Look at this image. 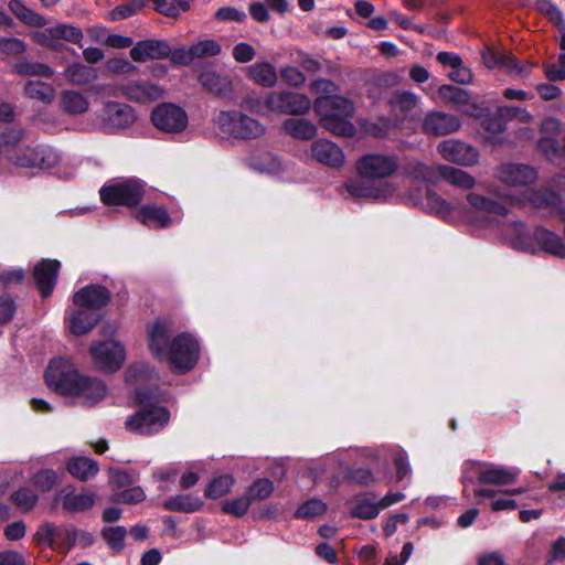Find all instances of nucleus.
Instances as JSON below:
<instances>
[{
	"instance_id": "37998d69",
	"label": "nucleus",
	"mask_w": 565,
	"mask_h": 565,
	"mask_svg": "<svg viewBox=\"0 0 565 565\" xmlns=\"http://www.w3.org/2000/svg\"><path fill=\"white\" fill-rule=\"evenodd\" d=\"M154 9L170 18H175L190 9L191 0H151Z\"/></svg>"
},
{
	"instance_id": "774afa93",
	"label": "nucleus",
	"mask_w": 565,
	"mask_h": 565,
	"mask_svg": "<svg viewBox=\"0 0 565 565\" xmlns=\"http://www.w3.org/2000/svg\"><path fill=\"white\" fill-rule=\"evenodd\" d=\"M215 17L221 21L242 22L245 20L246 14L244 11L233 7H222L216 11Z\"/></svg>"
},
{
	"instance_id": "a18cd8bd",
	"label": "nucleus",
	"mask_w": 565,
	"mask_h": 565,
	"mask_svg": "<svg viewBox=\"0 0 565 565\" xmlns=\"http://www.w3.org/2000/svg\"><path fill=\"white\" fill-rule=\"evenodd\" d=\"M25 94L38 102L49 104L52 102L53 88L51 85L43 82H30L26 84Z\"/></svg>"
},
{
	"instance_id": "c03bdc74",
	"label": "nucleus",
	"mask_w": 565,
	"mask_h": 565,
	"mask_svg": "<svg viewBox=\"0 0 565 565\" xmlns=\"http://www.w3.org/2000/svg\"><path fill=\"white\" fill-rule=\"evenodd\" d=\"M440 95L448 103H452L457 106L469 105L476 106L475 103L471 102V97L466 89H462L457 86L445 85L439 89Z\"/></svg>"
},
{
	"instance_id": "bf43d9fd",
	"label": "nucleus",
	"mask_w": 565,
	"mask_h": 565,
	"mask_svg": "<svg viewBox=\"0 0 565 565\" xmlns=\"http://www.w3.org/2000/svg\"><path fill=\"white\" fill-rule=\"evenodd\" d=\"M38 495L28 488L20 489L12 494V501L24 511L32 510L38 503Z\"/></svg>"
},
{
	"instance_id": "ea45409f",
	"label": "nucleus",
	"mask_w": 565,
	"mask_h": 565,
	"mask_svg": "<svg viewBox=\"0 0 565 565\" xmlns=\"http://www.w3.org/2000/svg\"><path fill=\"white\" fill-rule=\"evenodd\" d=\"M66 78L78 85L88 84L97 78L94 67L81 63H74L65 70Z\"/></svg>"
},
{
	"instance_id": "2eb2a0df",
	"label": "nucleus",
	"mask_w": 565,
	"mask_h": 565,
	"mask_svg": "<svg viewBox=\"0 0 565 565\" xmlns=\"http://www.w3.org/2000/svg\"><path fill=\"white\" fill-rule=\"evenodd\" d=\"M94 90L103 96H117L121 93L129 100L141 104L157 102L161 99L164 94V90L160 86L139 83L127 85L121 89L113 86H102L94 88Z\"/></svg>"
},
{
	"instance_id": "423d86ee",
	"label": "nucleus",
	"mask_w": 565,
	"mask_h": 565,
	"mask_svg": "<svg viewBox=\"0 0 565 565\" xmlns=\"http://www.w3.org/2000/svg\"><path fill=\"white\" fill-rule=\"evenodd\" d=\"M216 122L222 132L235 138H256L264 132V126L257 119L237 108L222 110Z\"/></svg>"
},
{
	"instance_id": "7c9ffc66",
	"label": "nucleus",
	"mask_w": 565,
	"mask_h": 565,
	"mask_svg": "<svg viewBox=\"0 0 565 565\" xmlns=\"http://www.w3.org/2000/svg\"><path fill=\"white\" fill-rule=\"evenodd\" d=\"M439 178L461 190H472L477 180L469 172L446 164L438 166Z\"/></svg>"
},
{
	"instance_id": "69168bd1",
	"label": "nucleus",
	"mask_w": 565,
	"mask_h": 565,
	"mask_svg": "<svg viewBox=\"0 0 565 565\" xmlns=\"http://www.w3.org/2000/svg\"><path fill=\"white\" fill-rule=\"evenodd\" d=\"M168 57H170L172 63L183 66L190 65L194 61V56L192 55V46H180L173 50L170 47V54Z\"/></svg>"
},
{
	"instance_id": "6e6d98bb",
	"label": "nucleus",
	"mask_w": 565,
	"mask_h": 565,
	"mask_svg": "<svg viewBox=\"0 0 565 565\" xmlns=\"http://www.w3.org/2000/svg\"><path fill=\"white\" fill-rule=\"evenodd\" d=\"M274 491L273 482L267 479H258L256 480L248 489L247 494L250 500H265L267 499Z\"/></svg>"
},
{
	"instance_id": "680f3d73",
	"label": "nucleus",
	"mask_w": 565,
	"mask_h": 565,
	"mask_svg": "<svg viewBox=\"0 0 565 565\" xmlns=\"http://www.w3.org/2000/svg\"><path fill=\"white\" fill-rule=\"evenodd\" d=\"M146 494L140 487H132L126 489L124 491H116L113 494V501L115 502H125L128 504H136L143 501Z\"/></svg>"
},
{
	"instance_id": "09e8293b",
	"label": "nucleus",
	"mask_w": 565,
	"mask_h": 565,
	"mask_svg": "<svg viewBox=\"0 0 565 565\" xmlns=\"http://www.w3.org/2000/svg\"><path fill=\"white\" fill-rule=\"evenodd\" d=\"M152 375V371L150 370L149 365H147L143 362H138L131 364L126 373H125V380L127 383H143L150 380Z\"/></svg>"
},
{
	"instance_id": "c85d7f7f",
	"label": "nucleus",
	"mask_w": 565,
	"mask_h": 565,
	"mask_svg": "<svg viewBox=\"0 0 565 565\" xmlns=\"http://www.w3.org/2000/svg\"><path fill=\"white\" fill-rule=\"evenodd\" d=\"M137 220L148 227L164 228L171 225L172 220L167 210L157 204H147L140 207Z\"/></svg>"
},
{
	"instance_id": "c9c22d12",
	"label": "nucleus",
	"mask_w": 565,
	"mask_h": 565,
	"mask_svg": "<svg viewBox=\"0 0 565 565\" xmlns=\"http://www.w3.org/2000/svg\"><path fill=\"white\" fill-rule=\"evenodd\" d=\"M199 79L206 90L215 95H224L232 89L231 78L215 71L202 72Z\"/></svg>"
},
{
	"instance_id": "dca6fc26",
	"label": "nucleus",
	"mask_w": 565,
	"mask_h": 565,
	"mask_svg": "<svg viewBox=\"0 0 565 565\" xmlns=\"http://www.w3.org/2000/svg\"><path fill=\"white\" fill-rule=\"evenodd\" d=\"M437 150L446 161L459 166L473 167L479 162L478 149L458 139L441 141Z\"/></svg>"
},
{
	"instance_id": "49530a36",
	"label": "nucleus",
	"mask_w": 565,
	"mask_h": 565,
	"mask_svg": "<svg viewBox=\"0 0 565 565\" xmlns=\"http://www.w3.org/2000/svg\"><path fill=\"white\" fill-rule=\"evenodd\" d=\"M234 479L230 475L214 478L205 489L207 498L216 499L226 494L233 487Z\"/></svg>"
},
{
	"instance_id": "ddd939ff",
	"label": "nucleus",
	"mask_w": 565,
	"mask_h": 565,
	"mask_svg": "<svg viewBox=\"0 0 565 565\" xmlns=\"http://www.w3.org/2000/svg\"><path fill=\"white\" fill-rule=\"evenodd\" d=\"M469 115L476 117L480 125L489 132L498 134L504 130L508 119L527 118L525 108H473Z\"/></svg>"
},
{
	"instance_id": "b1692460",
	"label": "nucleus",
	"mask_w": 565,
	"mask_h": 565,
	"mask_svg": "<svg viewBox=\"0 0 565 565\" xmlns=\"http://www.w3.org/2000/svg\"><path fill=\"white\" fill-rule=\"evenodd\" d=\"M103 313L94 310H86L82 307L72 309L68 313L67 323L70 331L75 335L89 333L102 319Z\"/></svg>"
},
{
	"instance_id": "2f4dec72",
	"label": "nucleus",
	"mask_w": 565,
	"mask_h": 565,
	"mask_svg": "<svg viewBox=\"0 0 565 565\" xmlns=\"http://www.w3.org/2000/svg\"><path fill=\"white\" fill-rule=\"evenodd\" d=\"M249 79L263 87H273L278 81L276 68L269 62H256L246 67Z\"/></svg>"
},
{
	"instance_id": "3c124183",
	"label": "nucleus",
	"mask_w": 565,
	"mask_h": 565,
	"mask_svg": "<svg viewBox=\"0 0 565 565\" xmlns=\"http://www.w3.org/2000/svg\"><path fill=\"white\" fill-rule=\"evenodd\" d=\"M535 6H536V9L542 14L547 17L559 29L565 28V24L563 21V14H562L559 8L556 4H554L551 0H537Z\"/></svg>"
},
{
	"instance_id": "6ab92c4d",
	"label": "nucleus",
	"mask_w": 565,
	"mask_h": 565,
	"mask_svg": "<svg viewBox=\"0 0 565 565\" xmlns=\"http://www.w3.org/2000/svg\"><path fill=\"white\" fill-rule=\"evenodd\" d=\"M288 118L284 120L285 132L298 140H310L317 135L316 125L307 117L310 108H289Z\"/></svg>"
},
{
	"instance_id": "052dcab7",
	"label": "nucleus",
	"mask_w": 565,
	"mask_h": 565,
	"mask_svg": "<svg viewBox=\"0 0 565 565\" xmlns=\"http://www.w3.org/2000/svg\"><path fill=\"white\" fill-rule=\"evenodd\" d=\"M146 4V0H131L128 3L116 7L110 12V18L114 21L121 20L134 15Z\"/></svg>"
},
{
	"instance_id": "4be33fe9",
	"label": "nucleus",
	"mask_w": 565,
	"mask_h": 565,
	"mask_svg": "<svg viewBox=\"0 0 565 565\" xmlns=\"http://www.w3.org/2000/svg\"><path fill=\"white\" fill-rule=\"evenodd\" d=\"M109 299V291L105 287L90 285L74 294L73 303L75 307L102 312V309L108 303Z\"/></svg>"
},
{
	"instance_id": "0eeeda50",
	"label": "nucleus",
	"mask_w": 565,
	"mask_h": 565,
	"mask_svg": "<svg viewBox=\"0 0 565 565\" xmlns=\"http://www.w3.org/2000/svg\"><path fill=\"white\" fill-rule=\"evenodd\" d=\"M88 108H38L34 125L44 130L70 129L77 119L88 116Z\"/></svg>"
},
{
	"instance_id": "7ed1b4c3",
	"label": "nucleus",
	"mask_w": 565,
	"mask_h": 565,
	"mask_svg": "<svg viewBox=\"0 0 565 565\" xmlns=\"http://www.w3.org/2000/svg\"><path fill=\"white\" fill-rule=\"evenodd\" d=\"M45 382L57 393L76 397L88 406L104 399L108 392L102 380L81 374L70 360L63 358L50 362Z\"/></svg>"
},
{
	"instance_id": "f3484780",
	"label": "nucleus",
	"mask_w": 565,
	"mask_h": 565,
	"mask_svg": "<svg viewBox=\"0 0 565 565\" xmlns=\"http://www.w3.org/2000/svg\"><path fill=\"white\" fill-rule=\"evenodd\" d=\"M498 234L502 242L510 247L534 254L535 244L532 238V232L521 222H508L498 226Z\"/></svg>"
},
{
	"instance_id": "603ef678",
	"label": "nucleus",
	"mask_w": 565,
	"mask_h": 565,
	"mask_svg": "<svg viewBox=\"0 0 565 565\" xmlns=\"http://www.w3.org/2000/svg\"><path fill=\"white\" fill-rule=\"evenodd\" d=\"M252 500L249 495L246 493L242 497L227 500L223 503V511L227 514H232L235 516H243L246 514L250 507Z\"/></svg>"
},
{
	"instance_id": "e433bc0d",
	"label": "nucleus",
	"mask_w": 565,
	"mask_h": 565,
	"mask_svg": "<svg viewBox=\"0 0 565 565\" xmlns=\"http://www.w3.org/2000/svg\"><path fill=\"white\" fill-rule=\"evenodd\" d=\"M67 471L76 479L86 481L97 475L99 468L96 461L76 457L67 462Z\"/></svg>"
},
{
	"instance_id": "39448f33",
	"label": "nucleus",
	"mask_w": 565,
	"mask_h": 565,
	"mask_svg": "<svg viewBox=\"0 0 565 565\" xmlns=\"http://www.w3.org/2000/svg\"><path fill=\"white\" fill-rule=\"evenodd\" d=\"M519 471L489 462H468L462 476L465 497H469V484L477 479L480 483L508 486L516 481Z\"/></svg>"
},
{
	"instance_id": "c756f323",
	"label": "nucleus",
	"mask_w": 565,
	"mask_h": 565,
	"mask_svg": "<svg viewBox=\"0 0 565 565\" xmlns=\"http://www.w3.org/2000/svg\"><path fill=\"white\" fill-rule=\"evenodd\" d=\"M351 515L361 520L374 519L381 512L379 500L374 493H363L352 499Z\"/></svg>"
},
{
	"instance_id": "9d476101",
	"label": "nucleus",
	"mask_w": 565,
	"mask_h": 565,
	"mask_svg": "<svg viewBox=\"0 0 565 565\" xmlns=\"http://www.w3.org/2000/svg\"><path fill=\"white\" fill-rule=\"evenodd\" d=\"M10 161L20 167L51 169L60 162V154L50 146L38 145L15 149L10 154Z\"/></svg>"
},
{
	"instance_id": "4468645a",
	"label": "nucleus",
	"mask_w": 565,
	"mask_h": 565,
	"mask_svg": "<svg viewBox=\"0 0 565 565\" xmlns=\"http://www.w3.org/2000/svg\"><path fill=\"white\" fill-rule=\"evenodd\" d=\"M397 169L395 157L380 153L363 156L356 162V171L360 177L376 181L388 178Z\"/></svg>"
},
{
	"instance_id": "72a5a7b5",
	"label": "nucleus",
	"mask_w": 565,
	"mask_h": 565,
	"mask_svg": "<svg viewBox=\"0 0 565 565\" xmlns=\"http://www.w3.org/2000/svg\"><path fill=\"white\" fill-rule=\"evenodd\" d=\"M469 206L476 211L493 215H505V205L490 196L477 192H469L466 196Z\"/></svg>"
},
{
	"instance_id": "f03ea898",
	"label": "nucleus",
	"mask_w": 565,
	"mask_h": 565,
	"mask_svg": "<svg viewBox=\"0 0 565 565\" xmlns=\"http://www.w3.org/2000/svg\"><path fill=\"white\" fill-rule=\"evenodd\" d=\"M148 345L154 359L180 373L192 370L200 355L199 343L191 334L180 333L171 339V326L166 320H158L149 328Z\"/></svg>"
},
{
	"instance_id": "473e14b6",
	"label": "nucleus",
	"mask_w": 565,
	"mask_h": 565,
	"mask_svg": "<svg viewBox=\"0 0 565 565\" xmlns=\"http://www.w3.org/2000/svg\"><path fill=\"white\" fill-rule=\"evenodd\" d=\"M8 8L18 20L28 26L44 28L47 24V20L42 14L28 7L22 0H10Z\"/></svg>"
},
{
	"instance_id": "e2e57ef3",
	"label": "nucleus",
	"mask_w": 565,
	"mask_h": 565,
	"mask_svg": "<svg viewBox=\"0 0 565 565\" xmlns=\"http://www.w3.org/2000/svg\"><path fill=\"white\" fill-rule=\"evenodd\" d=\"M26 50V44L18 38H0V52L7 55H19Z\"/></svg>"
},
{
	"instance_id": "a19ab883",
	"label": "nucleus",
	"mask_w": 565,
	"mask_h": 565,
	"mask_svg": "<svg viewBox=\"0 0 565 565\" xmlns=\"http://www.w3.org/2000/svg\"><path fill=\"white\" fill-rule=\"evenodd\" d=\"M406 173L418 181L436 183L439 180L438 167L434 168L419 161L409 162L406 166Z\"/></svg>"
},
{
	"instance_id": "4d7b16f0",
	"label": "nucleus",
	"mask_w": 565,
	"mask_h": 565,
	"mask_svg": "<svg viewBox=\"0 0 565 565\" xmlns=\"http://www.w3.org/2000/svg\"><path fill=\"white\" fill-rule=\"evenodd\" d=\"M58 481V475L52 469H42L33 476L34 486L42 491L51 490Z\"/></svg>"
},
{
	"instance_id": "8fccbe9b",
	"label": "nucleus",
	"mask_w": 565,
	"mask_h": 565,
	"mask_svg": "<svg viewBox=\"0 0 565 565\" xmlns=\"http://www.w3.org/2000/svg\"><path fill=\"white\" fill-rule=\"evenodd\" d=\"M15 72L21 75H32L42 77H52L53 70L43 63L21 62L15 65Z\"/></svg>"
},
{
	"instance_id": "5fc2aeb1",
	"label": "nucleus",
	"mask_w": 565,
	"mask_h": 565,
	"mask_svg": "<svg viewBox=\"0 0 565 565\" xmlns=\"http://www.w3.org/2000/svg\"><path fill=\"white\" fill-rule=\"evenodd\" d=\"M191 46L194 60L211 57L221 53V46L214 40H203Z\"/></svg>"
},
{
	"instance_id": "6e6552de",
	"label": "nucleus",
	"mask_w": 565,
	"mask_h": 565,
	"mask_svg": "<svg viewBox=\"0 0 565 565\" xmlns=\"http://www.w3.org/2000/svg\"><path fill=\"white\" fill-rule=\"evenodd\" d=\"M88 116L83 119H90V124L83 125V129L100 128L105 130H114L126 128L131 125L137 115L135 108H88Z\"/></svg>"
},
{
	"instance_id": "f704fd0d",
	"label": "nucleus",
	"mask_w": 565,
	"mask_h": 565,
	"mask_svg": "<svg viewBox=\"0 0 565 565\" xmlns=\"http://www.w3.org/2000/svg\"><path fill=\"white\" fill-rule=\"evenodd\" d=\"M423 209L440 216L444 220H449L452 216L455 207L433 190H426L425 196L420 202Z\"/></svg>"
},
{
	"instance_id": "393cba45",
	"label": "nucleus",
	"mask_w": 565,
	"mask_h": 565,
	"mask_svg": "<svg viewBox=\"0 0 565 565\" xmlns=\"http://www.w3.org/2000/svg\"><path fill=\"white\" fill-rule=\"evenodd\" d=\"M170 46L166 41L143 40L139 41L130 50V56L135 62H146L148 60H161L168 57Z\"/></svg>"
},
{
	"instance_id": "13d9d810",
	"label": "nucleus",
	"mask_w": 565,
	"mask_h": 565,
	"mask_svg": "<svg viewBox=\"0 0 565 565\" xmlns=\"http://www.w3.org/2000/svg\"><path fill=\"white\" fill-rule=\"evenodd\" d=\"M127 532L124 526L105 527L102 532L103 537L113 550H121Z\"/></svg>"
},
{
	"instance_id": "a211bd4d",
	"label": "nucleus",
	"mask_w": 565,
	"mask_h": 565,
	"mask_svg": "<svg viewBox=\"0 0 565 565\" xmlns=\"http://www.w3.org/2000/svg\"><path fill=\"white\" fill-rule=\"evenodd\" d=\"M344 188L353 199L386 200L394 192L393 186L387 182H374L362 177L349 180Z\"/></svg>"
},
{
	"instance_id": "58836bf2",
	"label": "nucleus",
	"mask_w": 565,
	"mask_h": 565,
	"mask_svg": "<svg viewBox=\"0 0 565 565\" xmlns=\"http://www.w3.org/2000/svg\"><path fill=\"white\" fill-rule=\"evenodd\" d=\"M95 503L93 493L82 492L76 493L74 491L64 490L63 494V508L71 512H81L90 509Z\"/></svg>"
},
{
	"instance_id": "a878e982",
	"label": "nucleus",
	"mask_w": 565,
	"mask_h": 565,
	"mask_svg": "<svg viewBox=\"0 0 565 565\" xmlns=\"http://www.w3.org/2000/svg\"><path fill=\"white\" fill-rule=\"evenodd\" d=\"M58 269L60 263L52 259H43L35 266L34 279L42 297L45 298L51 295L56 282Z\"/></svg>"
},
{
	"instance_id": "f257e3e1",
	"label": "nucleus",
	"mask_w": 565,
	"mask_h": 565,
	"mask_svg": "<svg viewBox=\"0 0 565 565\" xmlns=\"http://www.w3.org/2000/svg\"><path fill=\"white\" fill-rule=\"evenodd\" d=\"M494 178L510 189H526L520 195L499 191L494 186L488 189L489 193H492L495 198L504 200L512 205L530 204L536 209H557L561 204L559 195L553 191L547 189L539 191L527 189L539 179V172L532 166L519 162H505L495 168Z\"/></svg>"
},
{
	"instance_id": "bb28decb",
	"label": "nucleus",
	"mask_w": 565,
	"mask_h": 565,
	"mask_svg": "<svg viewBox=\"0 0 565 565\" xmlns=\"http://www.w3.org/2000/svg\"><path fill=\"white\" fill-rule=\"evenodd\" d=\"M559 130V124L554 118H547L541 124L542 137L539 141V148L550 160L558 157V152L561 151V147L556 140Z\"/></svg>"
},
{
	"instance_id": "864d4df0",
	"label": "nucleus",
	"mask_w": 565,
	"mask_h": 565,
	"mask_svg": "<svg viewBox=\"0 0 565 565\" xmlns=\"http://www.w3.org/2000/svg\"><path fill=\"white\" fill-rule=\"evenodd\" d=\"M136 480V475L131 471L120 468L109 469V484L116 491L131 484Z\"/></svg>"
},
{
	"instance_id": "f8f14e48",
	"label": "nucleus",
	"mask_w": 565,
	"mask_h": 565,
	"mask_svg": "<svg viewBox=\"0 0 565 565\" xmlns=\"http://www.w3.org/2000/svg\"><path fill=\"white\" fill-rule=\"evenodd\" d=\"M90 354L95 365L105 373L117 372L126 359L124 345L116 340L94 343L90 347Z\"/></svg>"
},
{
	"instance_id": "9b49d317",
	"label": "nucleus",
	"mask_w": 565,
	"mask_h": 565,
	"mask_svg": "<svg viewBox=\"0 0 565 565\" xmlns=\"http://www.w3.org/2000/svg\"><path fill=\"white\" fill-rule=\"evenodd\" d=\"M145 190L137 180H128L100 189V199L106 205L135 206L143 198Z\"/></svg>"
},
{
	"instance_id": "cd10ccee",
	"label": "nucleus",
	"mask_w": 565,
	"mask_h": 565,
	"mask_svg": "<svg viewBox=\"0 0 565 565\" xmlns=\"http://www.w3.org/2000/svg\"><path fill=\"white\" fill-rule=\"evenodd\" d=\"M483 63L488 68L495 66L505 67L512 75L523 76L527 74L530 66H520L511 53H498L493 50H486L482 53Z\"/></svg>"
},
{
	"instance_id": "0e129e2a",
	"label": "nucleus",
	"mask_w": 565,
	"mask_h": 565,
	"mask_svg": "<svg viewBox=\"0 0 565 565\" xmlns=\"http://www.w3.org/2000/svg\"><path fill=\"white\" fill-rule=\"evenodd\" d=\"M232 55L238 63H248L256 56V50L246 42H239L233 47Z\"/></svg>"
},
{
	"instance_id": "4c0bfd02",
	"label": "nucleus",
	"mask_w": 565,
	"mask_h": 565,
	"mask_svg": "<svg viewBox=\"0 0 565 565\" xmlns=\"http://www.w3.org/2000/svg\"><path fill=\"white\" fill-rule=\"evenodd\" d=\"M203 505L200 498L191 494H179L169 498L163 502L166 510L183 513H192L199 511Z\"/></svg>"
},
{
	"instance_id": "338daca9",
	"label": "nucleus",
	"mask_w": 565,
	"mask_h": 565,
	"mask_svg": "<svg viewBox=\"0 0 565 565\" xmlns=\"http://www.w3.org/2000/svg\"><path fill=\"white\" fill-rule=\"evenodd\" d=\"M281 78L288 85L298 87L306 82L305 75L294 66H286L281 70Z\"/></svg>"
},
{
	"instance_id": "412c9836",
	"label": "nucleus",
	"mask_w": 565,
	"mask_h": 565,
	"mask_svg": "<svg viewBox=\"0 0 565 565\" xmlns=\"http://www.w3.org/2000/svg\"><path fill=\"white\" fill-rule=\"evenodd\" d=\"M460 126L461 120L458 116L440 109L431 110L423 121V130L436 136L452 134Z\"/></svg>"
},
{
	"instance_id": "79ce46f5",
	"label": "nucleus",
	"mask_w": 565,
	"mask_h": 565,
	"mask_svg": "<svg viewBox=\"0 0 565 565\" xmlns=\"http://www.w3.org/2000/svg\"><path fill=\"white\" fill-rule=\"evenodd\" d=\"M44 532L46 540L50 543L62 541L67 545V548H71L77 544L78 531L73 526L56 530L53 526L47 525L45 526Z\"/></svg>"
},
{
	"instance_id": "5701e85b",
	"label": "nucleus",
	"mask_w": 565,
	"mask_h": 565,
	"mask_svg": "<svg viewBox=\"0 0 565 565\" xmlns=\"http://www.w3.org/2000/svg\"><path fill=\"white\" fill-rule=\"evenodd\" d=\"M311 157L319 163L330 168H340L344 163V153L334 142L327 139H318L312 142Z\"/></svg>"
},
{
	"instance_id": "aec40b11",
	"label": "nucleus",
	"mask_w": 565,
	"mask_h": 565,
	"mask_svg": "<svg viewBox=\"0 0 565 565\" xmlns=\"http://www.w3.org/2000/svg\"><path fill=\"white\" fill-rule=\"evenodd\" d=\"M151 121L156 128L164 132H180L189 122L183 108H153Z\"/></svg>"
},
{
	"instance_id": "de8ad7c7",
	"label": "nucleus",
	"mask_w": 565,
	"mask_h": 565,
	"mask_svg": "<svg viewBox=\"0 0 565 565\" xmlns=\"http://www.w3.org/2000/svg\"><path fill=\"white\" fill-rule=\"evenodd\" d=\"M327 504L317 498L310 499L302 503L296 512L297 518L311 519L326 513Z\"/></svg>"
},
{
	"instance_id": "20e7f679",
	"label": "nucleus",
	"mask_w": 565,
	"mask_h": 565,
	"mask_svg": "<svg viewBox=\"0 0 565 565\" xmlns=\"http://www.w3.org/2000/svg\"><path fill=\"white\" fill-rule=\"evenodd\" d=\"M149 399L146 393L137 391L136 402L140 405V408L125 422V426L129 431L140 435H151L160 431L168 424L170 419L168 409L148 403Z\"/></svg>"
},
{
	"instance_id": "1a4fd4ad",
	"label": "nucleus",
	"mask_w": 565,
	"mask_h": 565,
	"mask_svg": "<svg viewBox=\"0 0 565 565\" xmlns=\"http://www.w3.org/2000/svg\"><path fill=\"white\" fill-rule=\"evenodd\" d=\"M320 126L337 137H352L356 132L353 108H315Z\"/></svg>"
}]
</instances>
